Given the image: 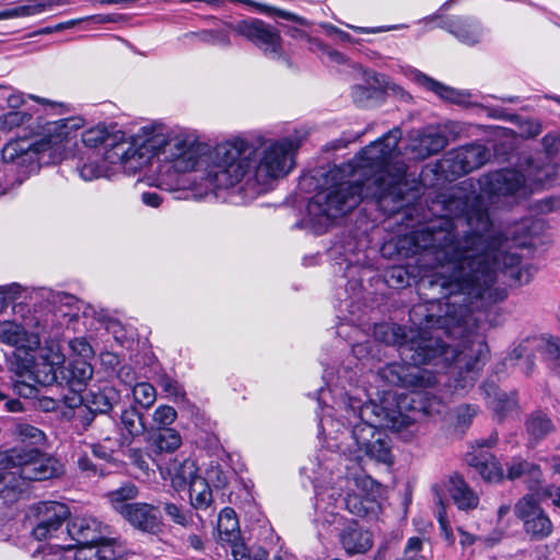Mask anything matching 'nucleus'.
<instances>
[{"label":"nucleus","instance_id":"nucleus-1","mask_svg":"<svg viewBox=\"0 0 560 560\" xmlns=\"http://www.w3.org/2000/svg\"><path fill=\"white\" fill-rule=\"evenodd\" d=\"M445 214L415 231L411 242L419 254V264L427 269L446 272L441 284L451 293L446 320L456 332L463 316L468 327L492 324L495 305L506 299V290L498 285L503 273L517 285L528 284L537 272L523 262L516 248L533 247L547 223L525 218L509 228L505 234L493 229L488 210L479 197L452 194L442 201Z\"/></svg>","mask_w":560,"mask_h":560},{"label":"nucleus","instance_id":"nucleus-2","mask_svg":"<svg viewBox=\"0 0 560 560\" xmlns=\"http://www.w3.org/2000/svg\"><path fill=\"white\" fill-rule=\"evenodd\" d=\"M401 130L393 128L378 140L361 150L353 164L347 168L364 182L338 180L346 170L334 168L326 184L308 201L307 212L314 223L327 225L334 219L351 212L363 200L371 198L385 213L394 214L404 207L406 165L394 161L398 156Z\"/></svg>","mask_w":560,"mask_h":560},{"label":"nucleus","instance_id":"nucleus-3","mask_svg":"<svg viewBox=\"0 0 560 560\" xmlns=\"http://www.w3.org/2000/svg\"><path fill=\"white\" fill-rule=\"evenodd\" d=\"M446 277L443 270L439 277L429 281L431 288H440L444 295L445 312L443 315H427V324H436L432 330L420 329L407 331L405 327L396 324H381L374 329L376 340L388 346L397 347L402 361L412 363H433V366L448 369L452 376L458 374L455 388L471 386L479 364L487 358L488 346L477 329L485 324L468 327L465 315L458 323L464 331L456 332L455 327L446 320L451 293L441 282Z\"/></svg>","mask_w":560,"mask_h":560},{"label":"nucleus","instance_id":"nucleus-4","mask_svg":"<svg viewBox=\"0 0 560 560\" xmlns=\"http://www.w3.org/2000/svg\"><path fill=\"white\" fill-rule=\"evenodd\" d=\"M135 145L136 151L129 162L130 173L140 171L156 156L162 162L171 163L178 173L201 172L200 179L210 190L237 184L245 164H235L234 160L253 152L241 140L225 141L209 149L191 137L162 125L142 127L135 137Z\"/></svg>","mask_w":560,"mask_h":560},{"label":"nucleus","instance_id":"nucleus-5","mask_svg":"<svg viewBox=\"0 0 560 560\" xmlns=\"http://www.w3.org/2000/svg\"><path fill=\"white\" fill-rule=\"evenodd\" d=\"M340 417L342 421L331 415H324L319 425L334 441L329 446L355 464L362 458L363 448L382 432L377 428L401 432L415 425V420L400 410L389 409L373 401L363 402L352 396H346L341 401Z\"/></svg>","mask_w":560,"mask_h":560},{"label":"nucleus","instance_id":"nucleus-6","mask_svg":"<svg viewBox=\"0 0 560 560\" xmlns=\"http://www.w3.org/2000/svg\"><path fill=\"white\" fill-rule=\"evenodd\" d=\"M246 147L253 152L248 156L235 159V164H245L242 179H245L244 189L253 195L268 191L272 183L288 175L294 167V155L298 152L301 140L285 137L280 140L259 139L258 145L244 139Z\"/></svg>","mask_w":560,"mask_h":560},{"label":"nucleus","instance_id":"nucleus-7","mask_svg":"<svg viewBox=\"0 0 560 560\" xmlns=\"http://www.w3.org/2000/svg\"><path fill=\"white\" fill-rule=\"evenodd\" d=\"M527 172V178L515 168L488 173L480 179V189L494 202V198L525 196L528 191L527 182L544 185L551 178L549 167H538L534 173L533 166L529 165Z\"/></svg>","mask_w":560,"mask_h":560},{"label":"nucleus","instance_id":"nucleus-8","mask_svg":"<svg viewBox=\"0 0 560 560\" xmlns=\"http://www.w3.org/2000/svg\"><path fill=\"white\" fill-rule=\"evenodd\" d=\"M81 139L86 148L104 145V161L112 166H121L130 174L129 162L136 151L135 137L126 140L122 132H109L105 126L98 125L84 130Z\"/></svg>","mask_w":560,"mask_h":560},{"label":"nucleus","instance_id":"nucleus-9","mask_svg":"<svg viewBox=\"0 0 560 560\" xmlns=\"http://www.w3.org/2000/svg\"><path fill=\"white\" fill-rule=\"evenodd\" d=\"M319 532L337 536L348 555L365 553L373 545L372 534L357 521L348 520L338 512H326L319 524Z\"/></svg>","mask_w":560,"mask_h":560},{"label":"nucleus","instance_id":"nucleus-10","mask_svg":"<svg viewBox=\"0 0 560 560\" xmlns=\"http://www.w3.org/2000/svg\"><path fill=\"white\" fill-rule=\"evenodd\" d=\"M541 353L549 364L560 369V338L556 336H529L516 345L504 359V364L514 365L524 360L521 369L529 375L535 366V353Z\"/></svg>","mask_w":560,"mask_h":560},{"label":"nucleus","instance_id":"nucleus-11","mask_svg":"<svg viewBox=\"0 0 560 560\" xmlns=\"http://www.w3.org/2000/svg\"><path fill=\"white\" fill-rule=\"evenodd\" d=\"M421 364L410 361L389 363L378 369L377 376L389 386L412 390L433 387L438 383L436 374L442 373L445 369L434 366L435 371L432 372L420 368Z\"/></svg>","mask_w":560,"mask_h":560},{"label":"nucleus","instance_id":"nucleus-12","mask_svg":"<svg viewBox=\"0 0 560 560\" xmlns=\"http://www.w3.org/2000/svg\"><path fill=\"white\" fill-rule=\"evenodd\" d=\"M513 511L532 541H541L551 536L553 523L535 493H526L520 498Z\"/></svg>","mask_w":560,"mask_h":560},{"label":"nucleus","instance_id":"nucleus-13","mask_svg":"<svg viewBox=\"0 0 560 560\" xmlns=\"http://www.w3.org/2000/svg\"><path fill=\"white\" fill-rule=\"evenodd\" d=\"M39 149L27 139H20L8 142L2 149V161L0 163V195L4 194L15 183L21 184L23 176L15 177L18 166L26 163H34L37 160Z\"/></svg>","mask_w":560,"mask_h":560},{"label":"nucleus","instance_id":"nucleus-14","mask_svg":"<svg viewBox=\"0 0 560 560\" xmlns=\"http://www.w3.org/2000/svg\"><path fill=\"white\" fill-rule=\"evenodd\" d=\"M1 463L5 468H15L13 474L26 480H46L56 476L57 470L44 460L37 448L14 447L2 455Z\"/></svg>","mask_w":560,"mask_h":560},{"label":"nucleus","instance_id":"nucleus-15","mask_svg":"<svg viewBox=\"0 0 560 560\" xmlns=\"http://www.w3.org/2000/svg\"><path fill=\"white\" fill-rule=\"evenodd\" d=\"M36 525L32 534L37 540L59 538L61 535L67 536V527L63 528L65 522L70 515L69 508L57 501L40 502L34 508Z\"/></svg>","mask_w":560,"mask_h":560},{"label":"nucleus","instance_id":"nucleus-16","mask_svg":"<svg viewBox=\"0 0 560 560\" xmlns=\"http://www.w3.org/2000/svg\"><path fill=\"white\" fill-rule=\"evenodd\" d=\"M232 28L255 44L266 56L279 58L282 55L280 32L270 24L258 19H248L236 23Z\"/></svg>","mask_w":560,"mask_h":560},{"label":"nucleus","instance_id":"nucleus-17","mask_svg":"<svg viewBox=\"0 0 560 560\" xmlns=\"http://www.w3.org/2000/svg\"><path fill=\"white\" fill-rule=\"evenodd\" d=\"M490 159V151L480 143L463 145L450 151L442 160L441 167L454 176L472 172Z\"/></svg>","mask_w":560,"mask_h":560},{"label":"nucleus","instance_id":"nucleus-18","mask_svg":"<svg viewBox=\"0 0 560 560\" xmlns=\"http://www.w3.org/2000/svg\"><path fill=\"white\" fill-rule=\"evenodd\" d=\"M67 536L77 545L114 542L110 526L92 516H77L67 524Z\"/></svg>","mask_w":560,"mask_h":560},{"label":"nucleus","instance_id":"nucleus-19","mask_svg":"<svg viewBox=\"0 0 560 560\" xmlns=\"http://www.w3.org/2000/svg\"><path fill=\"white\" fill-rule=\"evenodd\" d=\"M361 482H365V478L358 474H353L352 477L338 476V491L332 488L331 493L327 494V497L335 501L340 500L345 509L351 514L363 517L373 509L374 502L360 494L350 492L352 491V485L359 487Z\"/></svg>","mask_w":560,"mask_h":560},{"label":"nucleus","instance_id":"nucleus-20","mask_svg":"<svg viewBox=\"0 0 560 560\" xmlns=\"http://www.w3.org/2000/svg\"><path fill=\"white\" fill-rule=\"evenodd\" d=\"M133 529L141 533L159 536L164 533L160 509L145 502H133L132 506L121 516Z\"/></svg>","mask_w":560,"mask_h":560},{"label":"nucleus","instance_id":"nucleus-21","mask_svg":"<svg viewBox=\"0 0 560 560\" xmlns=\"http://www.w3.org/2000/svg\"><path fill=\"white\" fill-rule=\"evenodd\" d=\"M447 145V138L440 130L429 127L409 132L407 151L413 159L424 160L438 154Z\"/></svg>","mask_w":560,"mask_h":560},{"label":"nucleus","instance_id":"nucleus-22","mask_svg":"<svg viewBox=\"0 0 560 560\" xmlns=\"http://www.w3.org/2000/svg\"><path fill=\"white\" fill-rule=\"evenodd\" d=\"M458 42L464 45L475 46L482 42L485 28L481 23L471 16H453L439 23Z\"/></svg>","mask_w":560,"mask_h":560},{"label":"nucleus","instance_id":"nucleus-23","mask_svg":"<svg viewBox=\"0 0 560 560\" xmlns=\"http://www.w3.org/2000/svg\"><path fill=\"white\" fill-rule=\"evenodd\" d=\"M164 480H170L176 491L185 490L199 477L198 468L191 458H172L164 467H160Z\"/></svg>","mask_w":560,"mask_h":560},{"label":"nucleus","instance_id":"nucleus-24","mask_svg":"<svg viewBox=\"0 0 560 560\" xmlns=\"http://www.w3.org/2000/svg\"><path fill=\"white\" fill-rule=\"evenodd\" d=\"M58 373L60 386H67L72 392H81L92 378L93 368L84 359H74L68 363H63L60 359Z\"/></svg>","mask_w":560,"mask_h":560},{"label":"nucleus","instance_id":"nucleus-25","mask_svg":"<svg viewBox=\"0 0 560 560\" xmlns=\"http://www.w3.org/2000/svg\"><path fill=\"white\" fill-rule=\"evenodd\" d=\"M119 440L121 445H130L137 438L147 431L143 413L133 405H129L120 411L117 421Z\"/></svg>","mask_w":560,"mask_h":560},{"label":"nucleus","instance_id":"nucleus-26","mask_svg":"<svg viewBox=\"0 0 560 560\" xmlns=\"http://www.w3.org/2000/svg\"><path fill=\"white\" fill-rule=\"evenodd\" d=\"M481 389L486 396L488 406L500 420L516 407L515 393L508 394L500 390L493 381L485 382Z\"/></svg>","mask_w":560,"mask_h":560},{"label":"nucleus","instance_id":"nucleus-27","mask_svg":"<svg viewBox=\"0 0 560 560\" xmlns=\"http://www.w3.org/2000/svg\"><path fill=\"white\" fill-rule=\"evenodd\" d=\"M506 478L515 480L524 478L530 491L537 490L542 482V472L538 465L521 458H513L506 463Z\"/></svg>","mask_w":560,"mask_h":560},{"label":"nucleus","instance_id":"nucleus-28","mask_svg":"<svg viewBox=\"0 0 560 560\" xmlns=\"http://www.w3.org/2000/svg\"><path fill=\"white\" fill-rule=\"evenodd\" d=\"M88 402L98 413H108L120 401V392L114 386H92L88 394Z\"/></svg>","mask_w":560,"mask_h":560},{"label":"nucleus","instance_id":"nucleus-29","mask_svg":"<svg viewBox=\"0 0 560 560\" xmlns=\"http://www.w3.org/2000/svg\"><path fill=\"white\" fill-rule=\"evenodd\" d=\"M526 434L530 447L536 446L555 429L552 420L541 411L530 413L525 421Z\"/></svg>","mask_w":560,"mask_h":560},{"label":"nucleus","instance_id":"nucleus-30","mask_svg":"<svg viewBox=\"0 0 560 560\" xmlns=\"http://www.w3.org/2000/svg\"><path fill=\"white\" fill-rule=\"evenodd\" d=\"M56 361H47L43 359V362L35 364L33 371H27L26 376L33 383L40 384L43 386H50L52 384L59 385V364L61 355H54Z\"/></svg>","mask_w":560,"mask_h":560},{"label":"nucleus","instance_id":"nucleus-31","mask_svg":"<svg viewBox=\"0 0 560 560\" xmlns=\"http://www.w3.org/2000/svg\"><path fill=\"white\" fill-rule=\"evenodd\" d=\"M180 445L182 436L173 428H159L150 435V447L155 454L172 453Z\"/></svg>","mask_w":560,"mask_h":560},{"label":"nucleus","instance_id":"nucleus-32","mask_svg":"<svg viewBox=\"0 0 560 560\" xmlns=\"http://www.w3.org/2000/svg\"><path fill=\"white\" fill-rule=\"evenodd\" d=\"M119 166H112L107 162L103 160V163H100V158L97 154L88 155L85 159H81V163L78 164L77 168L79 171V175L84 180H93L101 177H108L109 172L112 170H116Z\"/></svg>","mask_w":560,"mask_h":560},{"label":"nucleus","instance_id":"nucleus-33","mask_svg":"<svg viewBox=\"0 0 560 560\" xmlns=\"http://www.w3.org/2000/svg\"><path fill=\"white\" fill-rule=\"evenodd\" d=\"M139 494L138 487L132 482H126L121 485L119 488L110 491L108 493L109 502L113 506V509L122 516L125 512L129 510L130 506H132L133 502H130L135 500Z\"/></svg>","mask_w":560,"mask_h":560},{"label":"nucleus","instance_id":"nucleus-34","mask_svg":"<svg viewBox=\"0 0 560 560\" xmlns=\"http://www.w3.org/2000/svg\"><path fill=\"white\" fill-rule=\"evenodd\" d=\"M452 498L459 510L476 509L479 503V497L469 488V486L460 478L456 477L451 480Z\"/></svg>","mask_w":560,"mask_h":560},{"label":"nucleus","instance_id":"nucleus-35","mask_svg":"<svg viewBox=\"0 0 560 560\" xmlns=\"http://www.w3.org/2000/svg\"><path fill=\"white\" fill-rule=\"evenodd\" d=\"M75 560H114L113 542L77 545Z\"/></svg>","mask_w":560,"mask_h":560},{"label":"nucleus","instance_id":"nucleus-36","mask_svg":"<svg viewBox=\"0 0 560 560\" xmlns=\"http://www.w3.org/2000/svg\"><path fill=\"white\" fill-rule=\"evenodd\" d=\"M189 499L190 504L197 509H207L212 502V491L208 485V481L199 476L189 486Z\"/></svg>","mask_w":560,"mask_h":560},{"label":"nucleus","instance_id":"nucleus-37","mask_svg":"<svg viewBox=\"0 0 560 560\" xmlns=\"http://www.w3.org/2000/svg\"><path fill=\"white\" fill-rule=\"evenodd\" d=\"M79 127L77 119L66 118L47 124V143L55 145L68 139L71 131Z\"/></svg>","mask_w":560,"mask_h":560},{"label":"nucleus","instance_id":"nucleus-38","mask_svg":"<svg viewBox=\"0 0 560 560\" xmlns=\"http://www.w3.org/2000/svg\"><path fill=\"white\" fill-rule=\"evenodd\" d=\"M0 340L9 346L24 348L26 342V330L18 323L0 322Z\"/></svg>","mask_w":560,"mask_h":560},{"label":"nucleus","instance_id":"nucleus-39","mask_svg":"<svg viewBox=\"0 0 560 560\" xmlns=\"http://www.w3.org/2000/svg\"><path fill=\"white\" fill-rule=\"evenodd\" d=\"M366 455L372 459L384 464L392 463V452L388 438L381 432L375 440L370 441L366 448L362 451V457Z\"/></svg>","mask_w":560,"mask_h":560},{"label":"nucleus","instance_id":"nucleus-40","mask_svg":"<svg viewBox=\"0 0 560 560\" xmlns=\"http://www.w3.org/2000/svg\"><path fill=\"white\" fill-rule=\"evenodd\" d=\"M14 434L16 438L31 447L37 448V446L44 444L46 440L45 433L38 428L28 423H16L14 428Z\"/></svg>","mask_w":560,"mask_h":560},{"label":"nucleus","instance_id":"nucleus-41","mask_svg":"<svg viewBox=\"0 0 560 560\" xmlns=\"http://www.w3.org/2000/svg\"><path fill=\"white\" fill-rule=\"evenodd\" d=\"M471 465L476 467L479 475L486 481L497 482L503 478V471L500 464L492 457L485 460H479L477 457H474Z\"/></svg>","mask_w":560,"mask_h":560},{"label":"nucleus","instance_id":"nucleus-42","mask_svg":"<svg viewBox=\"0 0 560 560\" xmlns=\"http://www.w3.org/2000/svg\"><path fill=\"white\" fill-rule=\"evenodd\" d=\"M68 0H39L38 3L32 5H23L13 10L7 11L2 14L5 18H13L20 15H32L45 11L47 8L63 5Z\"/></svg>","mask_w":560,"mask_h":560},{"label":"nucleus","instance_id":"nucleus-43","mask_svg":"<svg viewBox=\"0 0 560 560\" xmlns=\"http://www.w3.org/2000/svg\"><path fill=\"white\" fill-rule=\"evenodd\" d=\"M132 396L136 404L149 409L156 400V390L152 384L140 382L132 387Z\"/></svg>","mask_w":560,"mask_h":560},{"label":"nucleus","instance_id":"nucleus-44","mask_svg":"<svg viewBox=\"0 0 560 560\" xmlns=\"http://www.w3.org/2000/svg\"><path fill=\"white\" fill-rule=\"evenodd\" d=\"M241 2L243 3H246V4H250V5H255L260 12L262 13H266V14H273V15H277L283 20H288V21H292L299 25H302V26H307L308 25V21L305 19V18H302V16H299L292 12H289V11H285V10H281V9H277V8H272V7H268L266 4H262V3H256L252 0H240Z\"/></svg>","mask_w":560,"mask_h":560},{"label":"nucleus","instance_id":"nucleus-45","mask_svg":"<svg viewBox=\"0 0 560 560\" xmlns=\"http://www.w3.org/2000/svg\"><path fill=\"white\" fill-rule=\"evenodd\" d=\"M421 82L428 90L434 92L441 98L450 102H459V93L456 90L445 86L442 83L425 75L421 77Z\"/></svg>","mask_w":560,"mask_h":560},{"label":"nucleus","instance_id":"nucleus-46","mask_svg":"<svg viewBox=\"0 0 560 560\" xmlns=\"http://www.w3.org/2000/svg\"><path fill=\"white\" fill-rule=\"evenodd\" d=\"M190 36L196 37L198 40L211 44V45H218L226 47L230 45V36L229 32L225 30H218V31H200L198 33H191Z\"/></svg>","mask_w":560,"mask_h":560},{"label":"nucleus","instance_id":"nucleus-47","mask_svg":"<svg viewBox=\"0 0 560 560\" xmlns=\"http://www.w3.org/2000/svg\"><path fill=\"white\" fill-rule=\"evenodd\" d=\"M163 510L166 516L175 524L187 527L191 523V514L175 503H164Z\"/></svg>","mask_w":560,"mask_h":560},{"label":"nucleus","instance_id":"nucleus-48","mask_svg":"<svg viewBox=\"0 0 560 560\" xmlns=\"http://www.w3.org/2000/svg\"><path fill=\"white\" fill-rule=\"evenodd\" d=\"M177 417L176 410L168 405L159 406L153 412V422L159 428H170Z\"/></svg>","mask_w":560,"mask_h":560},{"label":"nucleus","instance_id":"nucleus-49","mask_svg":"<svg viewBox=\"0 0 560 560\" xmlns=\"http://www.w3.org/2000/svg\"><path fill=\"white\" fill-rule=\"evenodd\" d=\"M47 301L59 312L62 311V306L69 308L75 307L78 311L80 310V306H78V304L80 303L78 299L66 292H49Z\"/></svg>","mask_w":560,"mask_h":560},{"label":"nucleus","instance_id":"nucleus-50","mask_svg":"<svg viewBox=\"0 0 560 560\" xmlns=\"http://www.w3.org/2000/svg\"><path fill=\"white\" fill-rule=\"evenodd\" d=\"M31 119V115L25 112L12 110L0 117V126L4 130H11L23 125Z\"/></svg>","mask_w":560,"mask_h":560},{"label":"nucleus","instance_id":"nucleus-51","mask_svg":"<svg viewBox=\"0 0 560 560\" xmlns=\"http://www.w3.org/2000/svg\"><path fill=\"white\" fill-rule=\"evenodd\" d=\"M19 377H21V380H16L12 384L14 395L24 398L35 397L37 395V388L33 383H31L32 381L27 378L26 373L21 374Z\"/></svg>","mask_w":560,"mask_h":560},{"label":"nucleus","instance_id":"nucleus-52","mask_svg":"<svg viewBox=\"0 0 560 560\" xmlns=\"http://www.w3.org/2000/svg\"><path fill=\"white\" fill-rule=\"evenodd\" d=\"M159 385L168 396L183 397L184 390L182 385L168 375H162L159 380Z\"/></svg>","mask_w":560,"mask_h":560},{"label":"nucleus","instance_id":"nucleus-53","mask_svg":"<svg viewBox=\"0 0 560 560\" xmlns=\"http://www.w3.org/2000/svg\"><path fill=\"white\" fill-rule=\"evenodd\" d=\"M116 376L119 383H121L125 386L132 388L137 384V372L129 364H124L119 366L116 372Z\"/></svg>","mask_w":560,"mask_h":560},{"label":"nucleus","instance_id":"nucleus-54","mask_svg":"<svg viewBox=\"0 0 560 560\" xmlns=\"http://www.w3.org/2000/svg\"><path fill=\"white\" fill-rule=\"evenodd\" d=\"M538 494L541 498L550 499L555 508L560 509V486L547 485L538 489Z\"/></svg>","mask_w":560,"mask_h":560},{"label":"nucleus","instance_id":"nucleus-55","mask_svg":"<svg viewBox=\"0 0 560 560\" xmlns=\"http://www.w3.org/2000/svg\"><path fill=\"white\" fill-rule=\"evenodd\" d=\"M375 90L372 88L364 85H355L352 89V98L354 103H357L360 106H363L365 102L373 96Z\"/></svg>","mask_w":560,"mask_h":560},{"label":"nucleus","instance_id":"nucleus-56","mask_svg":"<svg viewBox=\"0 0 560 560\" xmlns=\"http://www.w3.org/2000/svg\"><path fill=\"white\" fill-rule=\"evenodd\" d=\"M70 347L73 350V352L78 353L80 357L79 359H86L92 353V347L84 338H75L74 340L70 341Z\"/></svg>","mask_w":560,"mask_h":560},{"label":"nucleus","instance_id":"nucleus-57","mask_svg":"<svg viewBox=\"0 0 560 560\" xmlns=\"http://www.w3.org/2000/svg\"><path fill=\"white\" fill-rule=\"evenodd\" d=\"M231 556L234 560H262L252 556L250 550L243 542H234L231 546Z\"/></svg>","mask_w":560,"mask_h":560},{"label":"nucleus","instance_id":"nucleus-58","mask_svg":"<svg viewBox=\"0 0 560 560\" xmlns=\"http://www.w3.org/2000/svg\"><path fill=\"white\" fill-rule=\"evenodd\" d=\"M78 467L81 471L86 472L90 476L102 474V469H100L86 454H83L78 458Z\"/></svg>","mask_w":560,"mask_h":560},{"label":"nucleus","instance_id":"nucleus-59","mask_svg":"<svg viewBox=\"0 0 560 560\" xmlns=\"http://www.w3.org/2000/svg\"><path fill=\"white\" fill-rule=\"evenodd\" d=\"M478 408L476 406L464 405L457 409V421L459 424H468L470 420L477 415Z\"/></svg>","mask_w":560,"mask_h":560},{"label":"nucleus","instance_id":"nucleus-60","mask_svg":"<svg viewBox=\"0 0 560 560\" xmlns=\"http://www.w3.org/2000/svg\"><path fill=\"white\" fill-rule=\"evenodd\" d=\"M95 413L96 412L91 407L85 410H80L77 413L75 420L78 424L81 425L82 430H86L92 424Z\"/></svg>","mask_w":560,"mask_h":560},{"label":"nucleus","instance_id":"nucleus-61","mask_svg":"<svg viewBox=\"0 0 560 560\" xmlns=\"http://www.w3.org/2000/svg\"><path fill=\"white\" fill-rule=\"evenodd\" d=\"M0 401L4 402V408L9 412H20L24 410L22 402L18 398H11L2 392H0Z\"/></svg>","mask_w":560,"mask_h":560},{"label":"nucleus","instance_id":"nucleus-62","mask_svg":"<svg viewBox=\"0 0 560 560\" xmlns=\"http://www.w3.org/2000/svg\"><path fill=\"white\" fill-rule=\"evenodd\" d=\"M92 448V454L102 459V460H105V462H109L113 459V454L114 452L112 450H109L108 447L102 445V444H93L91 446Z\"/></svg>","mask_w":560,"mask_h":560},{"label":"nucleus","instance_id":"nucleus-63","mask_svg":"<svg viewBox=\"0 0 560 560\" xmlns=\"http://www.w3.org/2000/svg\"><path fill=\"white\" fill-rule=\"evenodd\" d=\"M141 200L144 205L158 208L162 203V197L155 191H145L141 195Z\"/></svg>","mask_w":560,"mask_h":560},{"label":"nucleus","instance_id":"nucleus-64","mask_svg":"<svg viewBox=\"0 0 560 560\" xmlns=\"http://www.w3.org/2000/svg\"><path fill=\"white\" fill-rule=\"evenodd\" d=\"M226 521H231V526H238L234 510L225 508L221 511L218 520V526H223Z\"/></svg>","mask_w":560,"mask_h":560}]
</instances>
